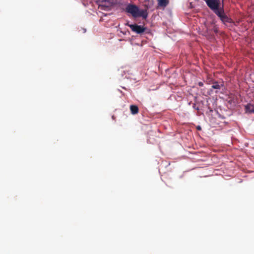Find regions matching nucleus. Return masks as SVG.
Here are the masks:
<instances>
[{
  "mask_svg": "<svg viewBox=\"0 0 254 254\" xmlns=\"http://www.w3.org/2000/svg\"><path fill=\"white\" fill-rule=\"evenodd\" d=\"M216 15L220 18L222 22L225 25H227V23H230L232 22V19L225 14L223 9V5H222L220 11H218Z\"/></svg>",
  "mask_w": 254,
  "mask_h": 254,
  "instance_id": "obj_3",
  "label": "nucleus"
},
{
  "mask_svg": "<svg viewBox=\"0 0 254 254\" xmlns=\"http://www.w3.org/2000/svg\"><path fill=\"white\" fill-rule=\"evenodd\" d=\"M158 4L162 7L166 6L169 3V0H157Z\"/></svg>",
  "mask_w": 254,
  "mask_h": 254,
  "instance_id": "obj_9",
  "label": "nucleus"
},
{
  "mask_svg": "<svg viewBox=\"0 0 254 254\" xmlns=\"http://www.w3.org/2000/svg\"><path fill=\"white\" fill-rule=\"evenodd\" d=\"M199 86H202L203 85V83L202 82H199L198 83Z\"/></svg>",
  "mask_w": 254,
  "mask_h": 254,
  "instance_id": "obj_11",
  "label": "nucleus"
},
{
  "mask_svg": "<svg viewBox=\"0 0 254 254\" xmlns=\"http://www.w3.org/2000/svg\"><path fill=\"white\" fill-rule=\"evenodd\" d=\"M138 10L139 8L137 6L131 4H128L126 8V11L134 17H137Z\"/></svg>",
  "mask_w": 254,
  "mask_h": 254,
  "instance_id": "obj_4",
  "label": "nucleus"
},
{
  "mask_svg": "<svg viewBox=\"0 0 254 254\" xmlns=\"http://www.w3.org/2000/svg\"><path fill=\"white\" fill-rule=\"evenodd\" d=\"M214 31L215 32V33H217L218 32V29L217 28H214Z\"/></svg>",
  "mask_w": 254,
  "mask_h": 254,
  "instance_id": "obj_12",
  "label": "nucleus"
},
{
  "mask_svg": "<svg viewBox=\"0 0 254 254\" xmlns=\"http://www.w3.org/2000/svg\"><path fill=\"white\" fill-rule=\"evenodd\" d=\"M125 25L129 27L131 29V30L133 32H134L138 34H142L143 32H144L145 31V30L146 29V27H145L142 25H138L136 24H129L128 22H127V23H126Z\"/></svg>",
  "mask_w": 254,
  "mask_h": 254,
  "instance_id": "obj_2",
  "label": "nucleus"
},
{
  "mask_svg": "<svg viewBox=\"0 0 254 254\" xmlns=\"http://www.w3.org/2000/svg\"><path fill=\"white\" fill-rule=\"evenodd\" d=\"M207 5L216 14L218 11H220L222 6L220 0H204Z\"/></svg>",
  "mask_w": 254,
  "mask_h": 254,
  "instance_id": "obj_1",
  "label": "nucleus"
},
{
  "mask_svg": "<svg viewBox=\"0 0 254 254\" xmlns=\"http://www.w3.org/2000/svg\"><path fill=\"white\" fill-rule=\"evenodd\" d=\"M224 86V82L223 81H214L212 83V88L215 89H220Z\"/></svg>",
  "mask_w": 254,
  "mask_h": 254,
  "instance_id": "obj_5",
  "label": "nucleus"
},
{
  "mask_svg": "<svg viewBox=\"0 0 254 254\" xmlns=\"http://www.w3.org/2000/svg\"><path fill=\"white\" fill-rule=\"evenodd\" d=\"M130 110L131 114L133 115L137 114L139 111L138 108L136 105H130Z\"/></svg>",
  "mask_w": 254,
  "mask_h": 254,
  "instance_id": "obj_7",
  "label": "nucleus"
},
{
  "mask_svg": "<svg viewBox=\"0 0 254 254\" xmlns=\"http://www.w3.org/2000/svg\"><path fill=\"white\" fill-rule=\"evenodd\" d=\"M147 16V13L146 10L139 9L137 14V17H142L144 18H146Z\"/></svg>",
  "mask_w": 254,
  "mask_h": 254,
  "instance_id": "obj_8",
  "label": "nucleus"
},
{
  "mask_svg": "<svg viewBox=\"0 0 254 254\" xmlns=\"http://www.w3.org/2000/svg\"><path fill=\"white\" fill-rule=\"evenodd\" d=\"M246 112L247 113H254V107L251 104H247L245 106Z\"/></svg>",
  "mask_w": 254,
  "mask_h": 254,
  "instance_id": "obj_6",
  "label": "nucleus"
},
{
  "mask_svg": "<svg viewBox=\"0 0 254 254\" xmlns=\"http://www.w3.org/2000/svg\"><path fill=\"white\" fill-rule=\"evenodd\" d=\"M192 107L193 109H195L196 110H199V109L198 107H197L195 104H193Z\"/></svg>",
  "mask_w": 254,
  "mask_h": 254,
  "instance_id": "obj_10",
  "label": "nucleus"
},
{
  "mask_svg": "<svg viewBox=\"0 0 254 254\" xmlns=\"http://www.w3.org/2000/svg\"><path fill=\"white\" fill-rule=\"evenodd\" d=\"M197 129H200V127H197Z\"/></svg>",
  "mask_w": 254,
  "mask_h": 254,
  "instance_id": "obj_13",
  "label": "nucleus"
}]
</instances>
